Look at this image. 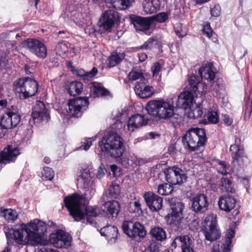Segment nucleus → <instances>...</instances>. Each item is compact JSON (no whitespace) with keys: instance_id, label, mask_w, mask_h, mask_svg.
Segmentation results:
<instances>
[{"instance_id":"obj_62","label":"nucleus","mask_w":252,"mask_h":252,"mask_svg":"<svg viewBox=\"0 0 252 252\" xmlns=\"http://www.w3.org/2000/svg\"><path fill=\"white\" fill-rule=\"evenodd\" d=\"M7 60L4 57H0V69H2L5 67L6 64Z\"/></svg>"},{"instance_id":"obj_44","label":"nucleus","mask_w":252,"mask_h":252,"mask_svg":"<svg viewBox=\"0 0 252 252\" xmlns=\"http://www.w3.org/2000/svg\"><path fill=\"white\" fill-rule=\"evenodd\" d=\"M207 119L204 120L205 124H217L219 122V116L215 111H209L206 115Z\"/></svg>"},{"instance_id":"obj_50","label":"nucleus","mask_w":252,"mask_h":252,"mask_svg":"<svg viewBox=\"0 0 252 252\" xmlns=\"http://www.w3.org/2000/svg\"><path fill=\"white\" fill-rule=\"evenodd\" d=\"M41 178L43 180H51L54 177V172L52 168L44 167L41 172Z\"/></svg>"},{"instance_id":"obj_49","label":"nucleus","mask_w":252,"mask_h":252,"mask_svg":"<svg viewBox=\"0 0 252 252\" xmlns=\"http://www.w3.org/2000/svg\"><path fill=\"white\" fill-rule=\"evenodd\" d=\"M121 192L119 185L115 183H112L109 188V193L110 195L114 198H117Z\"/></svg>"},{"instance_id":"obj_39","label":"nucleus","mask_w":252,"mask_h":252,"mask_svg":"<svg viewBox=\"0 0 252 252\" xmlns=\"http://www.w3.org/2000/svg\"><path fill=\"white\" fill-rule=\"evenodd\" d=\"M128 78L131 81L139 80V82L146 81V79L144 77L142 71L138 69H132L128 75Z\"/></svg>"},{"instance_id":"obj_48","label":"nucleus","mask_w":252,"mask_h":252,"mask_svg":"<svg viewBox=\"0 0 252 252\" xmlns=\"http://www.w3.org/2000/svg\"><path fill=\"white\" fill-rule=\"evenodd\" d=\"M158 45V40L155 37L150 38L142 45L138 47L139 49H151Z\"/></svg>"},{"instance_id":"obj_23","label":"nucleus","mask_w":252,"mask_h":252,"mask_svg":"<svg viewBox=\"0 0 252 252\" xmlns=\"http://www.w3.org/2000/svg\"><path fill=\"white\" fill-rule=\"evenodd\" d=\"M193 101L194 95L191 91H185L178 95L176 105L179 107L187 109L193 104Z\"/></svg>"},{"instance_id":"obj_14","label":"nucleus","mask_w":252,"mask_h":252,"mask_svg":"<svg viewBox=\"0 0 252 252\" xmlns=\"http://www.w3.org/2000/svg\"><path fill=\"white\" fill-rule=\"evenodd\" d=\"M71 237L63 231H58L50 236V242L55 247L66 248L71 245Z\"/></svg>"},{"instance_id":"obj_58","label":"nucleus","mask_w":252,"mask_h":252,"mask_svg":"<svg viewBox=\"0 0 252 252\" xmlns=\"http://www.w3.org/2000/svg\"><path fill=\"white\" fill-rule=\"evenodd\" d=\"M152 70L154 76L157 75L160 70V65L159 63L156 62L152 67Z\"/></svg>"},{"instance_id":"obj_40","label":"nucleus","mask_w":252,"mask_h":252,"mask_svg":"<svg viewBox=\"0 0 252 252\" xmlns=\"http://www.w3.org/2000/svg\"><path fill=\"white\" fill-rule=\"evenodd\" d=\"M12 109H8L7 110L8 114H9L10 119L14 127L16 126L20 122L21 116L17 113L16 110L12 106Z\"/></svg>"},{"instance_id":"obj_4","label":"nucleus","mask_w":252,"mask_h":252,"mask_svg":"<svg viewBox=\"0 0 252 252\" xmlns=\"http://www.w3.org/2000/svg\"><path fill=\"white\" fill-rule=\"evenodd\" d=\"M146 109L149 114L159 119H166L173 117L177 119V123L182 122V116L175 114L173 102L169 100H151L147 103Z\"/></svg>"},{"instance_id":"obj_47","label":"nucleus","mask_w":252,"mask_h":252,"mask_svg":"<svg viewBox=\"0 0 252 252\" xmlns=\"http://www.w3.org/2000/svg\"><path fill=\"white\" fill-rule=\"evenodd\" d=\"M0 123L6 129L14 127L13 124L10 121L9 114H8L7 111L1 117Z\"/></svg>"},{"instance_id":"obj_34","label":"nucleus","mask_w":252,"mask_h":252,"mask_svg":"<svg viewBox=\"0 0 252 252\" xmlns=\"http://www.w3.org/2000/svg\"><path fill=\"white\" fill-rule=\"evenodd\" d=\"M235 231L232 229H229L225 234V240L222 245V252H230L231 248V239L235 236Z\"/></svg>"},{"instance_id":"obj_28","label":"nucleus","mask_w":252,"mask_h":252,"mask_svg":"<svg viewBox=\"0 0 252 252\" xmlns=\"http://www.w3.org/2000/svg\"><path fill=\"white\" fill-rule=\"evenodd\" d=\"M199 73L202 79L207 80L208 81H212L215 78V73L212 63H207L199 69Z\"/></svg>"},{"instance_id":"obj_43","label":"nucleus","mask_w":252,"mask_h":252,"mask_svg":"<svg viewBox=\"0 0 252 252\" xmlns=\"http://www.w3.org/2000/svg\"><path fill=\"white\" fill-rule=\"evenodd\" d=\"M217 162V168L219 173L223 175H226L230 173V170H229V167L227 163L224 161L220 160H218Z\"/></svg>"},{"instance_id":"obj_22","label":"nucleus","mask_w":252,"mask_h":252,"mask_svg":"<svg viewBox=\"0 0 252 252\" xmlns=\"http://www.w3.org/2000/svg\"><path fill=\"white\" fill-rule=\"evenodd\" d=\"M189 89L191 92L201 95L205 94L207 87L205 84L200 81V79L195 75H191L189 79Z\"/></svg>"},{"instance_id":"obj_56","label":"nucleus","mask_w":252,"mask_h":252,"mask_svg":"<svg viewBox=\"0 0 252 252\" xmlns=\"http://www.w3.org/2000/svg\"><path fill=\"white\" fill-rule=\"evenodd\" d=\"M141 210V203L139 201H135L133 204L131 203L129 211L131 212H138Z\"/></svg>"},{"instance_id":"obj_24","label":"nucleus","mask_w":252,"mask_h":252,"mask_svg":"<svg viewBox=\"0 0 252 252\" xmlns=\"http://www.w3.org/2000/svg\"><path fill=\"white\" fill-rule=\"evenodd\" d=\"M236 203V200L234 197L229 195H223L219 197L218 205L220 210L228 212L235 207Z\"/></svg>"},{"instance_id":"obj_35","label":"nucleus","mask_w":252,"mask_h":252,"mask_svg":"<svg viewBox=\"0 0 252 252\" xmlns=\"http://www.w3.org/2000/svg\"><path fill=\"white\" fill-rule=\"evenodd\" d=\"M187 116L191 119H196L200 118L203 114L202 108L196 104H192L189 107L187 112Z\"/></svg>"},{"instance_id":"obj_10","label":"nucleus","mask_w":252,"mask_h":252,"mask_svg":"<svg viewBox=\"0 0 252 252\" xmlns=\"http://www.w3.org/2000/svg\"><path fill=\"white\" fill-rule=\"evenodd\" d=\"M88 97H80L70 100L65 109L68 115L72 117H79L83 110H85L89 105Z\"/></svg>"},{"instance_id":"obj_54","label":"nucleus","mask_w":252,"mask_h":252,"mask_svg":"<svg viewBox=\"0 0 252 252\" xmlns=\"http://www.w3.org/2000/svg\"><path fill=\"white\" fill-rule=\"evenodd\" d=\"M158 247L157 243L154 241H151L148 247L145 249L144 252H158Z\"/></svg>"},{"instance_id":"obj_53","label":"nucleus","mask_w":252,"mask_h":252,"mask_svg":"<svg viewBox=\"0 0 252 252\" xmlns=\"http://www.w3.org/2000/svg\"><path fill=\"white\" fill-rule=\"evenodd\" d=\"M153 19L159 23H163L168 19V15L166 13L161 12L154 15Z\"/></svg>"},{"instance_id":"obj_30","label":"nucleus","mask_w":252,"mask_h":252,"mask_svg":"<svg viewBox=\"0 0 252 252\" xmlns=\"http://www.w3.org/2000/svg\"><path fill=\"white\" fill-rule=\"evenodd\" d=\"M150 234L153 239L160 242L165 240L167 237L165 230L163 228L159 226L151 228Z\"/></svg>"},{"instance_id":"obj_52","label":"nucleus","mask_w":252,"mask_h":252,"mask_svg":"<svg viewBox=\"0 0 252 252\" xmlns=\"http://www.w3.org/2000/svg\"><path fill=\"white\" fill-rule=\"evenodd\" d=\"M175 31L178 36L183 37L187 34L185 28L183 27V25L181 23H177L174 26Z\"/></svg>"},{"instance_id":"obj_42","label":"nucleus","mask_w":252,"mask_h":252,"mask_svg":"<svg viewBox=\"0 0 252 252\" xmlns=\"http://www.w3.org/2000/svg\"><path fill=\"white\" fill-rule=\"evenodd\" d=\"M171 185L169 183L159 185L158 188V192L162 195H169L173 190V188Z\"/></svg>"},{"instance_id":"obj_26","label":"nucleus","mask_w":252,"mask_h":252,"mask_svg":"<svg viewBox=\"0 0 252 252\" xmlns=\"http://www.w3.org/2000/svg\"><path fill=\"white\" fill-rule=\"evenodd\" d=\"M144 12L147 14L156 13L159 10V0H143L142 3Z\"/></svg>"},{"instance_id":"obj_13","label":"nucleus","mask_w":252,"mask_h":252,"mask_svg":"<svg viewBox=\"0 0 252 252\" xmlns=\"http://www.w3.org/2000/svg\"><path fill=\"white\" fill-rule=\"evenodd\" d=\"M119 20L120 16L117 12L112 10L106 11L99 20L100 27L110 32L115 23Z\"/></svg>"},{"instance_id":"obj_15","label":"nucleus","mask_w":252,"mask_h":252,"mask_svg":"<svg viewBox=\"0 0 252 252\" xmlns=\"http://www.w3.org/2000/svg\"><path fill=\"white\" fill-rule=\"evenodd\" d=\"M229 150L231 152V156L233 159L232 162L233 164L232 171L235 173L238 170V169L236 168L235 166L241 165L243 162V158H244V149L238 145L237 140H235V144L231 145Z\"/></svg>"},{"instance_id":"obj_3","label":"nucleus","mask_w":252,"mask_h":252,"mask_svg":"<svg viewBox=\"0 0 252 252\" xmlns=\"http://www.w3.org/2000/svg\"><path fill=\"white\" fill-rule=\"evenodd\" d=\"M101 152L113 158L121 157L125 151L123 138L117 132L110 131L98 142Z\"/></svg>"},{"instance_id":"obj_12","label":"nucleus","mask_w":252,"mask_h":252,"mask_svg":"<svg viewBox=\"0 0 252 252\" xmlns=\"http://www.w3.org/2000/svg\"><path fill=\"white\" fill-rule=\"evenodd\" d=\"M24 45L32 53L39 58H45L47 54L46 46L42 42L32 38L25 40Z\"/></svg>"},{"instance_id":"obj_25","label":"nucleus","mask_w":252,"mask_h":252,"mask_svg":"<svg viewBox=\"0 0 252 252\" xmlns=\"http://www.w3.org/2000/svg\"><path fill=\"white\" fill-rule=\"evenodd\" d=\"M102 211L107 216L112 217H117L120 211V205L116 201L105 202L102 206Z\"/></svg>"},{"instance_id":"obj_37","label":"nucleus","mask_w":252,"mask_h":252,"mask_svg":"<svg viewBox=\"0 0 252 252\" xmlns=\"http://www.w3.org/2000/svg\"><path fill=\"white\" fill-rule=\"evenodd\" d=\"M121 163L126 167L132 166L133 164L137 165L140 163V160L134 155L125 156L121 159Z\"/></svg>"},{"instance_id":"obj_46","label":"nucleus","mask_w":252,"mask_h":252,"mask_svg":"<svg viewBox=\"0 0 252 252\" xmlns=\"http://www.w3.org/2000/svg\"><path fill=\"white\" fill-rule=\"evenodd\" d=\"M246 108L244 115V119L246 121L249 119L252 111V94L250 93L247 98Z\"/></svg>"},{"instance_id":"obj_8","label":"nucleus","mask_w":252,"mask_h":252,"mask_svg":"<svg viewBox=\"0 0 252 252\" xmlns=\"http://www.w3.org/2000/svg\"><path fill=\"white\" fill-rule=\"evenodd\" d=\"M168 201L172 211L167 216V221L170 224L177 225L183 218L184 204L176 198L169 199Z\"/></svg>"},{"instance_id":"obj_57","label":"nucleus","mask_w":252,"mask_h":252,"mask_svg":"<svg viewBox=\"0 0 252 252\" xmlns=\"http://www.w3.org/2000/svg\"><path fill=\"white\" fill-rule=\"evenodd\" d=\"M203 31L209 38H210L212 36L213 31L209 24L208 23L204 26Z\"/></svg>"},{"instance_id":"obj_2","label":"nucleus","mask_w":252,"mask_h":252,"mask_svg":"<svg viewBox=\"0 0 252 252\" xmlns=\"http://www.w3.org/2000/svg\"><path fill=\"white\" fill-rule=\"evenodd\" d=\"M65 207L76 221H79L88 217H96L101 213L99 209L95 206H87L83 197L73 194L64 198Z\"/></svg>"},{"instance_id":"obj_19","label":"nucleus","mask_w":252,"mask_h":252,"mask_svg":"<svg viewBox=\"0 0 252 252\" xmlns=\"http://www.w3.org/2000/svg\"><path fill=\"white\" fill-rule=\"evenodd\" d=\"M148 119L145 116L141 114H135L129 118L127 122V130L132 132L148 123Z\"/></svg>"},{"instance_id":"obj_16","label":"nucleus","mask_w":252,"mask_h":252,"mask_svg":"<svg viewBox=\"0 0 252 252\" xmlns=\"http://www.w3.org/2000/svg\"><path fill=\"white\" fill-rule=\"evenodd\" d=\"M19 155L18 149L13 145H8L0 153V166L14 161Z\"/></svg>"},{"instance_id":"obj_1","label":"nucleus","mask_w":252,"mask_h":252,"mask_svg":"<svg viewBox=\"0 0 252 252\" xmlns=\"http://www.w3.org/2000/svg\"><path fill=\"white\" fill-rule=\"evenodd\" d=\"M47 226L43 221L34 219L27 223H22L20 229L14 230L10 234L15 243L20 245L36 246L44 245L43 235Z\"/></svg>"},{"instance_id":"obj_63","label":"nucleus","mask_w":252,"mask_h":252,"mask_svg":"<svg viewBox=\"0 0 252 252\" xmlns=\"http://www.w3.org/2000/svg\"><path fill=\"white\" fill-rule=\"evenodd\" d=\"M223 120L224 123L225 124L227 125L228 126L231 125V124L232 123V119L228 116H227V115H224L223 116Z\"/></svg>"},{"instance_id":"obj_38","label":"nucleus","mask_w":252,"mask_h":252,"mask_svg":"<svg viewBox=\"0 0 252 252\" xmlns=\"http://www.w3.org/2000/svg\"><path fill=\"white\" fill-rule=\"evenodd\" d=\"M220 186L222 191L227 192L234 193V189L231 181L227 178L223 177L220 180Z\"/></svg>"},{"instance_id":"obj_59","label":"nucleus","mask_w":252,"mask_h":252,"mask_svg":"<svg viewBox=\"0 0 252 252\" xmlns=\"http://www.w3.org/2000/svg\"><path fill=\"white\" fill-rule=\"evenodd\" d=\"M92 145V141L90 140V138L87 139L86 140V142L84 143L78 149H84L85 151H87L89 149V148Z\"/></svg>"},{"instance_id":"obj_45","label":"nucleus","mask_w":252,"mask_h":252,"mask_svg":"<svg viewBox=\"0 0 252 252\" xmlns=\"http://www.w3.org/2000/svg\"><path fill=\"white\" fill-rule=\"evenodd\" d=\"M91 92H93L94 95L98 96L100 95H106L108 94V91L105 89L102 88L98 84L93 83L91 88Z\"/></svg>"},{"instance_id":"obj_36","label":"nucleus","mask_w":252,"mask_h":252,"mask_svg":"<svg viewBox=\"0 0 252 252\" xmlns=\"http://www.w3.org/2000/svg\"><path fill=\"white\" fill-rule=\"evenodd\" d=\"M78 183L83 185L84 188H88L91 181V176L88 170H84L77 178Z\"/></svg>"},{"instance_id":"obj_32","label":"nucleus","mask_w":252,"mask_h":252,"mask_svg":"<svg viewBox=\"0 0 252 252\" xmlns=\"http://www.w3.org/2000/svg\"><path fill=\"white\" fill-rule=\"evenodd\" d=\"M125 57V54L123 52H113L108 59V64L109 66L110 67H114L120 63Z\"/></svg>"},{"instance_id":"obj_31","label":"nucleus","mask_w":252,"mask_h":252,"mask_svg":"<svg viewBox=\"0 0 252 252\" xmlns=\"http://www.w3.org/2000/svg\"><path fill=\"white\" fill-rule=\"evenodd\" d=\"M193 240L188 235H182L177 237L173 242L176 244L180 245L182 250L184 249L191 247Z\"/></svg>"},{"instance_id":"obj_18","label":"nucleus","mask_w":252,"mask_h":252,"mask_svg":"<svg viewBox=\"0 0 252 252\" xmlns=\"http://www.w3.org/2000/svg\"><path fill=\"white\" fill-rule=\"evenodd\" d=\"M144 198L149 208L152 211L157 212L162 206V198L152 192H146Z\"/></svg>"},{"instance_id":"obj_41","label":"nucleus","mask_w":252,"mask_h":252,"mask_svg":"<svg viewBox=\"0 0 252 252\" xmlns=\"http://www.w3.org/2000/svg\"><path fill=\"white\" fill-rule=\"evenodd\" d=\"M113 6L117 10H124L129 5V0H110Z\"/></svg>"},{"instance_id":"obj_9","label":"nucleus","mask_w":252,"mask_h":252,"mask_svg":"<svg viewBox=\"0 0 252 252\" xmlns=\"http://www.w3.org/2000/svg\"><path fill=\"white\" fill-rule=\"evenodd\" d=\"M124 232L133 240L139 241L146 235L144 226L139 222L125 221L122 225Z\"/></svg>"},{"instance_id":"obj_17","label":"nucleus","mask_w":252,"mask_h":252,"mask_svg":"<svg viewBox=\"0 0 252 252\" xmlns=\"http://www.w3.org/2000/svg\"><path fill=\"white\" fill-rule=\"evenodd\" d=\"M192 210L196 213H203L208 208L209 203L207 196L204 194H197L191 199Z\"/></svg>"},{"instance_id":"obj_33","label":"nucleus","mask_w":252,"mask_h":252,"mask_svg":"<svg viewBox=\"0 0 252 252\" xmlns=\"http://www.w3.org/2000/svg\"><path fill=\"white\" fill-rule=\"evenodd\" d=\"M83 89V85L78 81H73L68 85V93L70 95L75 96L80 94Z\"/></svg>"},{"instance_id":"obj_64","label":"nucleus","mask_w":252,"mask_h":252,"mask_svg":"<svg viewBox=\"0 0 252 252\" xmlns=\"http://www.w3.org/2000/svg\"><path fill=\"white\" fill-rule=\"evenodd\" d=\"M220 245L218 244H214L210 252H220Z\"/></svg>"},{"instance_id":"obj_11","label":"nucleus","mask_w":252,"mask_h":252,"mask_svg":"<svg viewBox=\"0 0 252 252\" xmlns=\"http://www.w3.org/2000/svg\"><path fill=\"white\" fill-rule=\"evenodd\" d=\"M164 173L166 181L171 185H180L187 180V176L185 171L176 166L165 169Z\"/></svg>"},{"instance_id":"obj_21","label":"nucleus","mask_w":252,"mask_h":252,"mask_svg":"<svg viewBox=\"0 0 252 252\" xmlns=\"http://www.w3.org/2000/svg\"><path fill=\"white\" fill-rule=\"evenodd\" d=\"M32 117L33 119H37L40 121H47L50 119L48 109L41 101L36 102L32 113Z\"/></svg>"},{"instance_id":"obj_5","label":"nucleus","mask_w":252,"mask_h":252,"mask_svg":"<svg viewBox=\"0 0 252 252\" xmlns=\"http://www.w3.org/2000/svg\"><path fill=\"white\" fill-rule=\"evenodd\" d=\"M182 142L185 148L190 151H194L206 142L205 130L203 128H191L188 130L182 138Z\"/></svg>"},{"instance_id":"obj_60","label":"nucleus","mask_w":252,"mask_h":252,"mask_svg":"<svg viewBox=\"0 0 252 252\" xmlns=\"http://www.w3.org/2000/svg\"><path fill=\"white\" fill-rule=\"evenodd\" d=\"M220 13V7L219 5L215 6L211 10V14L212 16L214 17H218Z\"/></svg>"},{"instance_id":"obj_29","label":"nucleus","mask_w":252,"mask_h":252,"mask_svg":"<svg viewBox=\"0 0 252 252\" xmlns=\"http://www.w3.org/2000/svg\"><path fill=\"white\" fill-rule=\"evenodd\" d=\"M131 21L136 31H143L150 28V22L146 18L135 16L131 18Z\"/></svg>"},{"instance_id":"obj_27","label":"nucleus","mask_w":252,"mask_h":252,"mask_svg":"<svg viewBox=\"0 0 252 252\" xmlns=\"http://www.w3.org/2000/svg\"><path fill=\"white\" fill-rule=\"evenodd\" d=\"M100 233L106 237L109 241L114 242L118 236V228L115 226L108 225L101 228Z\"/></svg>"},{"instance_id":"obj_55","label":"nucleus","mask_w":252,"mask_h":252,"mask_svg":"<svg viewBox=\"0 0 252 252\" xmlns=\"http://www.w3.org/2000/svg\"><path fill=\"white\" fill-rule=\"evenodd\" d=\"M97 69L94 67L91 71L86 72L83 80H89L92 79L97 73Z\"/></svg>"},{"instance_id":"obj_51","label":"nucleus","mask_w":252,"mask_h":252,"mask_svg":"<svg viewBox=\"0 0 252 252\" xmlns=\"http://www.w3.org/2000/svg\"><path fill=\"white\" fill-rule=\"evenodd\" d=\"M4 217L8 221H14L17 218V212L13 210H6L4 212Z\"/></svg>"},{"instance_id":"obj_61","label":"nucleus","mask_w":252,"mask_h":252,"mask_svg":"<svg viewBox=\"0 0 252 252\" xmlns=\"http://www.w3.org/2000/svg\"><path fill=\"white\" fill-rule=\"evenodd\" d=\"M7 238V244L8 246H6L1 252H11V248L9 245L10 243H11V240H9V236L7 235L6 236Z\"/></svg>"},{"instance_id":"obj_7","label":"nucleus","mask_w":252,"mask_h":252,"mask_svg":"<svg viewBox=\"0 0 252 252\" xmlns=\"http://www.w3.org/2000/svg\"><path fill=\"white\" fill-rule=\"evenodd\" d=\"M202 231L206 240L213 241L220 237V232L219 228L217 216L210 214L205 219L202 224Z\"/></svg>"},{"instance_id":"obj_6","label":"nucleus","mask_w":252,"mask_h":252,"mask_svg":"<svg viewBox=\"0 0 252 252\" xmlns=\"http://www.w3.org/2000/svg\"><path fill=\"white\" fill-rule=\"evenodd\" d=\"M15 92L20 99H25L34 95L38 91L36 80L29 77H22L14 82Z\"/></svg>"},{"instance_id":"obj_20","label":"nucleus","mask_w":252,"mask_h":252,"mask_svg":"<svg viewBox=\"0 0 252 252\" xmlns=\"http://www.w3.org/2000/svg\"><path fill=\"white\" fill-rule=\"evenodd\" d=\"M147 80L146 81L137 82L135 86L134 90L136 94L141 98H147L152 96L155 94L154 88L147 85Z\"/></svg>"}]
</instances>
